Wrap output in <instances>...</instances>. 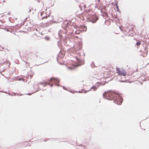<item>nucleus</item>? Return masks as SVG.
<instances>
[{
	"instance_id": "1",
	"label": "nucleus",
	"mask_w": 149,
	"mask_h": 149,
	"mask_svg": "<svg viewBox=\"0 0 149 149\" xmlns=\"http://www.w3.org/2000/svg\"><path fill=\"white\" fill-rule=\"evenodd\" d=\"M103 96L104 98L106 99L113 100V102L118 105H120L123 102L122 97L118 94L113 91L105 92L103 93Z\"/></svg>"
},
{
	"instance_id": "2",
	"label": "nucleus",
	"mask_w": 149,
	"mask_h": 149,
	"mask_svg": "<svg viewBox=\"0 0 149 149\" xmlns=\"http://www.w3.org/2000/svg\"><path fill=\"white\" fill-rule=\"evenodd\" d=\"M60 81V80L54 77H52L47 81L45 82H41L38 84L42 85L44 87L47 84L50 85L51 87L53 86V84H55V85L57 86H60L59 84H57Z\"/></svg>"
},
{
	"instance_id": "3",
	"label": "nucleus",
	"mask_w": 149,
	"mask_h": 149,
	"mask_svg": "<svg viewBox=\"0 0 149 149\" xmlns=\"http://www.w3.org/2000/svg\"><path fill=\"white\" fill-rule=\"evenodd\" d=\"M98 19L97 17L94 14H92L89 17L88 19V21L91 22L93 23H95L97 20Z\"/></svg>"
},
{
	"instance_id": "4",
	"label": "nucleus",
	"mask_w": 149,
	"mask_h": 149,
	"mask_svg": "<svg viewBox=\"0 0 149 149\" xmlns=\"http://www.w3.org/2000/svg\"><path fill=\"white\" fill-rule=\"evenodd\" d=\"M116 70L117 73L120 75L125 76L126 75L127 72L125 70L122 69L121 70L119 68H116Z\"/></svg>"
},
{
	"instance_id": "5",
	"label": "nucleus",
	"mask_w": 149,
	"mask_h": 149,
	"mask_svg": "<svg viewBox=\"0 0 149 149\" xmlns=\"http://www.w3.org/2000/svg\"><path fill=\"white\" fill-rule=\"evenodd\" d=\"M75 58L77 61V62L79 63H80V65H81L84 63V61H83V60H81V59L79 58L77 56H76L75 57Z\"/></svg>"
},
{
	"instance_id": "6",
	"label": "nucleus",
	"mask_w": 149,
	"mask_h": 149,
	"mask_svg": "<svg viewBox=\"0 0 149 149\" xmlns=\"http://www.w3.org/2000/svg\"><path fill=\"white\" fill-rule=\"evenodd\" d=\"M97 88L98 86L93 85L91 87V89H93L94 91H95Z\"/></svg>"
},
{
	"instance_id": "7",
	"label": "nucleus",
	"mask_w": 149,
	"mask_h": 149,
	"mask_svg": "<svg viewBox=\"0 0 149 149\" xmlns=\"http://www.w3.org/2000/svg\"><path fill=\"white\" fill-rule=\"evenodd\" d=\"M44 38L45 39V40L47 41H49L50 39V37L48 36H45Z\"/></svg>"
},
{
	"instance_id": "8",
	"label": "nucleus",
	"mask_w": 149,
	"mask_h": 149,
	"mask_svg": "<svg viewBox=\"0 0 149 149\" xmlns=\"http://www.w3.org/2000/svg\"><path fill=\"white\" fill-rule=\"evenodd\" d=\"M101 13H102V14L104 15V16H107L108 15V14L107 13H105V12H102V11H101Z\"/></svg>"
},
{
	"instance_id": "9",
	"label": "nucleus",
	"mask_w": 149,
	"mask_h": 149,
	"mask_svg": "<svg viewBox=\"0 0 149 149\" xmlns=\"http://www.w3.org/2000/svg\"><path fill=\"white\" fill-rule=\"evenodd\" d=\"M91 66L92 68H94L95 67V65L93 62L91 63Z\"/></svg>"
},
{
	"instance_id": "10",
	"label": "nucleus",
	"mask_w": 149,
	"mask_h": 149,
	"mask_svg": "<svg viewBox=\"0 0 149 149\" xmlns=\"http://www.w3.org/2000/svg\"><path fill=\"white\" fill-rule=\"evenodd\" d=\"M116 8H117V11H118L119 12V9L118 8V3H117V2L116 4Z\"/></svg>"
},
{
	"instance_id": "11",
	"label": "nucleus",
	"mask_w": 149,
	"mask_h": 149,
	"mask_svg": "<svg viewBox=\"0 0 149 149\" xmlns=\"http://www.w3.org/2000/svg\"><path fill=\"white\" fill-rule=\"evenodd\" d=\"M141 42L140 41H139L136 42V46H138L139 45H141Z\"/></svg>"
},
{
	"instance_id": "12",
	"label": "nucleus",
	"mask_w": 149,
	"mask_h": 149,
	"mask_svg": "<svg viewBox=\"0 0 149 149\" xmlns=\"http://www.w3.org/2000/svg\"><path fill=\"white\" fill-rule=\"evenodd\" d=\"M49 16L50 15H48V16L46 15L45 16L43 17L42 18V19H46L48 17H49Z\"/></svg>"
},
{
	"instance_id": "13",
	"label": "nucleus",
	"mask_w": 149,
	"mask_h": 149,
	"mask_svg": "<svg viewBox=\"0 0 149 149\" xmlns=\"http://www.w3.org/2000/svg\"><path fill=\"white\" fill-rule=\"evenodd\" d=\"M8 94L9 95H10V96H13V95L15 96L16 95V94L15 93H13V94H11L10 93H8Z\"/></svg>"
},
{
	"instance_id": "14",
	"label": "nucleus",
	"mask_w": 149,
	"mask_h": 149,
	"mask_svg": "<svg viewBox=\"0 0 149 149\" xmlns=\"http://www.w3.org/2000/svg\"><path fill=\"white\" fill-rule=\"evenodd\" d=\"M84 29V30L85 31H86L87 30V27L86 26H83V28Z\"/></svg>"
},
{
	"instance_id": "15",
	"label": "nucleus",
	"mask_w": 149,
	"mask_h": 149,
	"mask_svg": "<svg viewBox=\"0 0 149 149\" xmlns=\"http://www.w3.org/2000/svg\"><path fill=\"white\" fill-rule=\"evenodd\" d=\"M18 80L19 81H21V80H22L23 81H24V79H22V78H19L18 79Z\"/></svg>"
},
{
	"instance_id": "16",
	"label": "nucleus",
	"mask_w": 149,
	"mask_h": 149,
	"mask_svg": "<svg viewBox=\"0 0 149 149\" xmlns=\"http://www.w3.org/2000/svg\"><path fill=\"white\" fill-rule=\"evenodd\" d=\"M90 90H91V89H89V90H88V91H87V90H85V91H84V93H86L88 91H90Z\"/></svg>"
},
{
	"instance_id": "17",
	"label": "nucleus",
	"mask_w": 149,
	"mask_h": 149,
	"mask_svg": "<svg viewBox=\"0 0 149 149\" xmlns=\"http://www.w3.org/2000/svg\"><path fill=\"white\" fill-rule=\"evenodd\" d=\"M62 57H61V56H60V54H59L58 55V56H57V60L58 59V58H62Z\"/></svg>"
},
{
	"instance_id": "18",
	"label": "nucleus",
	"mask_w": 149,
	"mask_h": 149,
	"mask_svg": "<svg viewBox=\"0 0 149 149\" xmlns=\"http://www.w3.org/2000/svg\"><path fill=\"white\" fill-rule=\"evenodd\" d=\"M37 87L38 88V89H39V90H36V91H35V92H37V91H38L39 90H41V89H40V88H39V86H37Z\"/></svg>"
},
{
	"instance_id": "19",
	"label": "nucleus",
	"mask_w": 149,
	"mask_h": 149,
	"mask_svg": "<svg viewBox=\"0 0 149 149\" xmlns=\"http://www.w3.org/2000/svg\"><path fill=\"white\" fill-rule=\"evenodd\" d=\"M84 90V89H83L81 91H79L78 92L79 93H82L83 92L82 91V90Z\"/></svg>"
},
{
	"instance_id": "20",
	"label": "nucleus",
	"mask_w": 149,
	"mask_h": 149,
	"mask_svg": "<svg viewBox=\"0 0 149 149\" xmlns=\"http://www.w3.org/2000/svg\"><path fill=\"white\" fill-rule=\"evenodd\" d=\"M68 68L71 70H72L74 69V68L72 67H69Z\"/></svg>"
},
{
	"instance_id": "21",
	"label": "nucleus",
	"mask_w": 149,
	"mask_h": 149,
	"mask_svg": "<svg viewBox=\"0 0 149 149\" xmlns=\"http://www.w3.org/2000/svg\"><path fill=\"white\" fill-rule=\"evenodd\" d=\"M144 50H145V52H146L147 53L148 52L147 49L146 48H145V49H144Z\"/></svg>"
},
{
	"instance_id": "22",
	"label": "nucleus",
	"mask_w": 149,
	"mask_h": 149,
	"mask_svg": "<svg viewBox=\"0 0 149 149\" xmlns=\"http://www.w3.org/2000/svg\"><path fill=\"white\" fill-rule=\"evenodd\" d=\"M7 63L6 62L4 61V62L3 63L4 64H6Z\"/></svg>"
},
{
	"instance_id": "23",
	"label": "nucleus",
	"mask_w": 149,
	"mask_h": 149,
	"mask_svg": "<svg viewBox=\"0 0 149 149\" xmlns=\"http://www.w3.org/2000/svg\"><path fill=\"white\" fill-rule=\"evenodd\" d=\"M33 93H28L27 94V95H31V94H32Z\"/></svg>"
},
{
	"instance_id": "24",
	"label": "nucleus",
	"mask_w": 149,
	"mask_h": 149,
	"mask_svg": "<svg viewBox=\"0 0 149 149\" xmlns=\"http://www.w3.org/2000/svg\"><path fill=\"white\" fill-rule=\"evenodd\" d=\"M84 8H86V5H84Z\"/></svg>"
},
{
	"instance_id": "25",
	"label": "nucleus",
	"mask_w": 149,
	"mask_h": 149,
	"mask_svg": "<svg viewBox=\"0 0 149 149\" xmlns=\"http://www.w3.org/2000/svg\"><path fill=\"white\" fill-rule=\"evenodd\" d=\"M79 8H80V10H82V8H81V6H79Z\"/></svg>"
},
{
	"instance_id": "26",
	"label": "nucleus",
	"mask_w": 149,
	"mask_h": 149,
	"mask_svg": "<svg viewBox=\"0 0 149 149\" xmlns=\"http://www.w3.org/2000/svg\"><path fill=\"white\" fill-rule=\"evenodd\" d=\"M42 12H41V13H40V15H41V16H42Z\"/></svg>"
},
{
	"instance_id": "27",
	"label": "nucleus",
	"mask_w": 149,
	"mask_h": 149,
	"mask_svg": "<svg viewBox=\"0 0 149 149\" xmlns=\"http://www.w3.org/2000/svg\"><path fill=\"white\" fill-rule=\"evenodd\" d=\"M63 88L64 89H65V87H64V86H63Z\"/></svg>"
},
{
	"instance_id": "28",
	"label": "nucleus",
	"mask_w": 149,
	"mask_h": 149,
	"mask_svg": "<svg viewBox=\"0 0 149 149\" xmlns=\"http://www.w3.org/2000/svg\"><path fill=\"white\" fill-rule=\"evenodd\" d=\"M10 14V13H8V15H9Z\"/></svg>"
},
{
	"instance_id": "29",
	"label": "nucleus",
	"mask_w": 149,
	"mask_h": 149,
	"mask_svg": "<svg viewBox=\"0 0 149 149\" xmlns=\"http://www.w3.org/2000/svg\"><path fill=\"white\" fill-rule=\"evenodd\" d=\"M30 11H31V10H29V12H30Z\"/></svg>"
},
{
	"instance_id": "30",
	"label": "nucleus",
	"mask_w": 149,
	"mask_h": 149,
	"mask_svg": "<svg viewBox=\"0 0 149 149\" xmlns=\"http://www.w3.org/2000/svg\"><path fill=\"white\" fill-rule=\"evenodd\" d=\"M44 141H45V140H44Z\"/></svg>"
},
{
	"instance_id": "31",
	"label": "nucleus",
	"mask_w": 149,
	"mask_h": 149,
	"mask_svg": "<svg viewBox=\"0 0 149 149\" xmlns=\"http://www.w3.org/2000/svg\"><path fill=\"white\" fill-rule=\"evenodd\" d=\"M84 56H85V54H84Z\"/></svg>"
},
{
	"instance_id": "32",
	"label": "nucleus",
	"mask_w": 149,
	"mask_h": 149,
	"mask_svg": "<svg viewBox=\"0 0 149 149\" xmlns=\"http://www.w3.org/2000/svg\"><path fill=\"white\" fill-rule=\"evenodd\" d=\"M33 87H34V88L35 87V86H33Z\"/></svg>"
}]
</instances>
